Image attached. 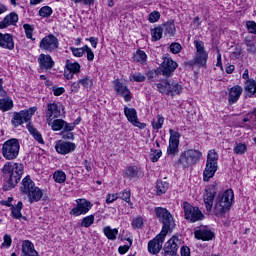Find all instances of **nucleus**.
<instances>
[{
  "instance_id": "nucleus-23",
  "label": "nucleus",
  "mask_w": 256,
  "mask_h": 256,
  "mask_svg": "<svg viewBox=\"0 0 256 256\" xmlns=\"http://www.w3.org/2000/svg\"><path fill=\"white\" fill-rule=\"evenodd\" d=\"M38 63L40 65V69H44L45 71L49 69H53L55 62L50 55L41 54L38 58Z\"/></svg>"
},
{
  "instance_id": "nucleus-49",
  "label": "nucleus",
  "mask_w": 256,
  "mask_h": 256,
  "mask_svg": "<svg viewBox=\"0 0 256 256\" xmlns=\"http://www.w3.org/2000/svg\"><path fill=\"white\" fill-rule=\"evenodd\" d=\"M40 17H51L53 15V9L49 6H44L39 10Z\"/></svg>"
},
{
  "instance_id": "nucleus-30",
  "label": "nucleus",
  "mask_w": 256,
  "mask_h": 256,
  "mask_svg": "<svg viewBox=\"0 0 256 256\" xmlns=\"http://www.w3.org/2000/svg\"><path fill=\"white\" fill-rule=\"evenodd\" d=\"M215 200V191L206 190L204 194V203L206 205V210L211 211L213 209V201Z\"/></svg>"
},
{
  "instance_id": "nucleus-43",
  "label": "nucleus",
  "mask_w": 256,
  "mask_h": 256,
  "mask_svg": "<svg viewBox=\"0 0 256 256\" xmlns=\"http://www.w3.org/2000/svg\"><path fill=\"white\" fill-rule=\"evenodd\" d=\"M152 41H159L163 37V27H156L151 32Z\"/></svg>"
},
{
  "instance_id": "nucleus-3",
  "label": "nucleus",
  "mask_w": 256,
  "mask_h": 256,
  "mask_svg": "<svg viewBox=\"0 0 256 256\" xmlns=\"http://www.w3.org/2000/svg\"><path fill=\"white\" fill-rule=\"evenodd\" d=\"M155 213L160 223L163 224L160 233L163 235L171 233V231L175 229V219L173 218L171 212L165 208H156Z\"/></svg>"
},
{
  "instance_id": "nucleus-17",
  "label": "nucleus",
  "mask_w": 256,
  "mask_h": 256,
  "mask_svg": "<svg viewBox=\"0 0 256 256\" xmlns=\"http://www.w3.org/2000/svg\"><path fill=\"white\" fill-rule=\"evenodd\" d=\"M113 85L118 95H122V97L126 102L131 101V91L129 90V88H127V86L123 82H121V80L119 79L114 80Z\"/></svg>"
},
{
  "instance_id": "nucleus-34",
  "label": "nucleus",
  "mask_w": 256,
  "mask_h": 256,
  "mask_svg": "<svg viewBox=\"0 0 256 256\" xmlns=\"http://www.w3.org/2000/svg\"><path fill=\"white\" fill-rule=\"evenodd\" d=\"M27 129L29 133L34 137V139L38 141V143H41L42 145L43 143H45V141L43 140V136L41 135V132L37 130L35 127H33V125L27 124Z\"/></svg>"
},
{
  "instance_id": "nucleus-47",
  "label": "nucleus",
  "mask_w": 256,
  "mask_h": 256,
  "mask_svg": "<svg viewBox=\"0 0 256 256\" xmlns=\"http://www.w3.org/2000/svg\"><path fill=\"white\" fill-rule=\"evenodd\" d=\"M126 175L130 179H135L137 178V175H139V170L137 169V166H129L126 169Z\"/></svg>"
},
{
  "instance_id": "nucleus-38",
  "label": "nucleus",
  "mask_w": 256,
  "mask_h": 256,
  "mask_svg": "<svg viewBox=\"0 0 256 256\" xmlns=\"http://www.w3.org/2000/svg\"><path fill=\"white\" fill-rule=\"evenodd\" d=\"M23 209V202H18L16 206H11V213L14 219H21L23 214H21V210Z\"/></svg>"
},
{
  "instance_id": "nucleus-22",
  "label": "nucleus",
  "mask_w": 256,
  "mask_h": 256,
  "mask_svg": "<svg viewBox=\"0 0 256 256\" xmlns=\"http://www.w3.org/2000/svg\"><path fill=\"white\" fill-rule=\"evenodd\" d=\"M242 93H243V88L239 85L230 88L229 94H228L229 105H234V103H237V101H239V97H241Z\"/></svg>"
},
{
  "instance_id": "nucleus-53",
  "label": "nucleus",
  "mask_w": 256,
  "mask_h": 256,
  "mask_svg": "<svg viewBox=\"0 0 256 256\" xmlns=\"http://www.w3.org/2000/svg\"><path fill=\"white\" fill-rule=\"evenodd\" d=\"M162 152L160 150H151L150 153V160L153 163H157V161H159V159L161 158Z\"/></svg>"
},
{
  "instance_id": "nucleus-57",
  "label": "nucleus",
  "mask_w": 256,
  "mask_h": 256,
  "mask_svg": "<svg viewBox=\"0 0 256 256\" xmlns=\"http://www.w3.org/2000/svg\"><path fill=\"white\" fill-rule=\"evenodd\" d=\"M246 27L249 33H253L256 35V22L255 21H247Z\"/></svg>"
},
{
  "instance_id": "nucleus-37",
  "label": "nucleus",
  "mask_w": 256,
  "mask_h": 256,
  "mask_svg": "<svg viewBox=\"0 0 256 256\" xmlns=\"http://www.w3.org/2000/svg\"><path fill=\"white\" fill-rule=\"evenodd\" d=\"M152 127L153 129H156V131H159V129H163V124L165 123V118L158 114L153 120H152Z\"/></svg>"
},
{
  "instance_id": "nucleus-35",
  "label": "nucleus",
  "mask_w": 256,
  "mask_h": 256,
  "mask_svg": "<svg viewBox=\"0 0 256 256\" xmlns=\"http://www.w3.org/2000/svg\"><path fill=\"white\" fill-rule=\"evenodd\" d=\"M169 189V184L167 181L158 180L156 182V194L157 195H163L167 193V190Z\"/></svg>"
},
{
  "instance_id": "nucleus-60",
  "label": "nucleus",
  "mask_w": 256,
  "mask_h": 256,
  "mask_svg": "<svg viewBox=\"0 0 256 256\" xmlns=\"http://www.w3.org/2000/svg\"><path fill=\"white\" fill-rule=\"evenodd\" d=\"M117 199H119V194H108L106 196V203L110 204L113 203L114 201H117Z\"/></svg>"
},
{
  "instance_id": "nucleus-9",
  "label": "nucleus",
  "mask_w": 256,
  "mask_h": 256,
  "mask_svg": "<svg viewBox=\"0 0 256 256\" xmlns=\"http://www.w3.org/2000/svg\"><path fill=\"white\" fill-rule=\"evenodd\" d=\"M92 207H93V203H91L89 200L77 199L76 207H74L70 211V215H73L74 217H79L80 215H87V213L91 211Z\"/></svg>"
},
{
  "instance_id": "nucleus-62",
  "label": "nucleus",
  "mask_w": 256,
  "mask_h": 256,
  "mask_svg": "<svg viewBox=\"0 0 256 256\" xmlns=\"http://www.w3.org/2000/svg\"><path fill=\"white\" fill-rule=\"evenodd\" d=\"M246 46H247V51H249V53H255L256 51V46L253 43V41L251 40H246Z\"/></svg>"
},
{
  "instance_id": "nucleus-55",
  "label": "nucleus",
  "mask_w": 256,
  "mask_h": 256,
  "mask_svg": "<svg viewBox=\"0 0 256 256\" xmlns=\"http://www.w3.org/2000/svg\"><path fill=\"white\" fill-rule=\"evenodd\" d=\"M181 49H183V47L181 46V44H179L177 42H174L170 45V51L174 55L181 53Z\"/></svg>"
},
{
  "instance_id": "nucleus-31",
  "label": "nucleus",
  "mask_w": 256,
  "mask_h": 256,
  "mask_svg": "<svg viewBox=\"0 0 256 256\" xmlns=\"http://www.w3.org/2000/svg\"><path fill=\"white\" fill-rule=\"evenodd\" d=\"M186 153L190 157V161H192L193 165H197V163H199V161H201V157H203V153H201V151L195 150V149H188V150H186Z\"/></svg>"
},
{
  "instance_id": "nucleus-32",
  "label": "nucleus",
  "mask_w": 256,
  "mask_h": 256,
  "mask_svg": "<svg viewBox=\"0 0 256 256\" xmlns=\"http://www.w3.org/2000/svg\"><path fill=\"white\" fill-rule=\"evenodd\" d=\"M245 91L247 97H252L256 93V81L253 79H248L245 82Z\"/></svg>"
},
{
  "instance_id": "nucleus-61",
  "label": "nucleus",
  "mask_w": 256,
  "mask_h": 256,
  "mask_svg": "<svg viewBox=\"0 0 256 256\" xmlns=\"http://www.w3.org/2000/svg\"><path fill=\"white\" fill-rule=\"evenodd\" d=\"M52 91L55 95V97H59L60 95H63V93H65V88L63 87H55V86H52Z\"/></svg>"
},
{
  "instance_id": "nucleus-7",
  "label": "nucleus",
  "mask_w": 256,
  "mask_h": 256,
  "mask_svg": "<svg viewBox=\"0 0 256 256\" xmlns=\"http://www.w3.org/2000/svg\"><path fill=\"white\" fill-rule=\"evenodd\" d=\"M156 87L159 93L165 95H179L183 91V87L179 83L174 82L173 80H163L162 82L156 84Z\"/></svg>"
},
{
  "instance_id": "nucleus-64",
  "label": "nucleus",
  "mask_w": 256,
  "mask_h": 256,
  "mask_svg": "<svg viewBox=\"0 0 256 256\" xmlns=\"http://www.w3.org/2000/svg\"><path fill=\"white\" fill-rule=\"evenodd\" d=\"M11 243H13L11 236L7 234L4 235V242L2 243V247H11Z\"/></svg>"
},
{
  "instance_id": "nucleus-45",
  "label": "nucleus",
  "mask_w": 256,
  "mask_h": 256,
  "mask_svg": "<svg viewBox=\"0 0 256 256\" xmlns=\"http://www.w3.org/2000/svg\"><path fill=\"white\" fill-rule=\"evenodd\" d=\"M247 151V145L244 143H236L234 146V153L236 155H245Z\"/></svg>"
},
{
  "instance_id": "nucleus-11",
  "label": "nucleus",
  "mask_w": 256,
  "mask_h": 256,
  "mask_svg": "<svg viewBox=\"0 0 256 256\" xmlns=\"http://www.w3.org/2000/svg\"><path fill=\"white\" fill-rule=\"evenodd\" d=\"M165 237H167V234L160 232L154 239L148 242V251L151 253V255H157V253L163 249Z\"/></svg>"
},
{
  "instance_id": "nucleus-25",
  "label": "nucleus",
  "mask_w": 256,
  "mask_h": 256,
  "mask_svg": "<svg viewBox=\"0 0 256 256\" xmlns=\"http://www.w3.org/2000/svg\"><path fill=\"white\" fill-rule=\"evenodd\" d=\"M17 21H19V15H17L15 12H12L1 21L0 29H7L9 25H15Z\"/></svg>"
},
{
  "instance_id": "nucleus-44",
  "label": "nucleus",
  "mask_w": 256,
  "mask_h": 256,
  "mask_svg": "<svg viewBox=\"0 0 256 256\" xmlns=\"http://www.w3.org/2000/svg\"><path fill=\"white\" fill-rule=\"evenodd\" d=\"M79 84H81L84 89H91L93 87V79L89 76H84L79 80Z\"/></svg>"
},
{
  "instance_id": "nucleus-42",
  "label": "nucleus",
  "mask_w": 256,
  "mask_h": 256,
  "mask_svg": "<svg viewBox=\"0 0 256 256\" xmlns=\"http://www.w3.org/2000/svg\"><path fill=\"white\" fill-rule=\"evenodd\" d=\"M134 59L138 63H141L142 65H145L147 63V54L145 53V51L137 50L136 54L134 56Z\"/></svg>"
},
{
  "instance_id": "nucleus-20",
  "label": "nucleus",
  "mask_w": 256,
  "mask_h": 256,
  "mask_svg": "<svg viewBox=\"0 0 256 256\" xmlns=\"http://www.w3.org/2000/svg\"><path fill=\"white\" fill-rule=\"evenodd\" d=\"M0 47L2 49L13 51V49H15V41H13V35L9 33L3 34L0 32Z\"/></svg>"
},
{
  "instance_id": "nucleus-6",
  "label": "nucleus",
  "mask_w": 256,
  "mask_h": 256,
  "mask_svg": "<svg viewBox=\"0 0 256 256\" xmlns=\"http://www.w3.org/2000/svg\"><path fill=\"white\" fill-rule=\"evenodd\" d=\"M184 217L190 223H197V221H203L205 219V214L201 212L199 207H194L189 202H183L182 204Z\"/></svg>"
},
{
  "instance_id": "nucleus-26",
  "label": "nucleus",
  "mask_w": 256,
  "mask_h": 256,
  "mask_svg": "<svg viewBox=\"0 0 256 256\" xmlns=\"http://www.w3.org/2000/svg\"><path fill=\"white\" fill-rule=\"evenodd\" d=\"M35 186V182H33V180H31V177L26 176L22 182H21V186H20V192L23 193L24 195H27L31 192L32 189H34Z\"/></svg>"
},
{
  "instance_id": "nucleus-33",
  "label": "nucleus",
  "mask_w": 256,
  "mask_h": 256,
  "mask_svg": "<svg viewBox=\"0 0 256 256\" xmlns=\"http://www.w3.org/2000/svg\"><path fill=\"white\" fill-rule=\"evenodd\" d=\"M103 233L110 241H115L117 239V235H119V230L117 228H111L110 226H106L103 228Z\"/></svg>"
},
{
  "instance_id": "nucleus-15",
  "label": "nucleus",
  "mask_w": 256,
  "mask_h": 256,
  "mask_svg": "<svg viewBox=\"0 0 256 256\" xmlns=\"http://www.w3.org/2000/svg\"><path fill=\"white\" fill-rule=\"evenodd\" d=\"M169 133L170 139L167 153L168 155H177V153H179V133L173 131V129H170Z\"/></svg>"
},
{
  "instance_id": "nucleus-50",
  "label": "nucleus",
  "mask_w": 256,
  "mask_h": 256,
  "mask_svg": "<svg viewBox=\"0 0 256 256\" xmlns=\"http://www.w3.org/2000/svg\"><path fill=\"white\" fill-rule=\"evenodd\" d=\"M118 199L126 201V203H131V191L124 190L123 192L118 193Z\"/></svg>"
},
{
  "instance_id": "nucleus-58",
  "label": "nucleus",
  "mask_w": 256,
  "mask_h": 256,
  "mask_svg": "<svg viewBox=\"0 0 256 256\" xmlns=\"http://www.w3.org/2000/svg\"><path fill=\"white\" fill-rule=\"evenodd\" d=\"M60 135H61L62 139H70L71 141H73V139H75V135H73V132H71V131L63 130L62 132H60Z\"/></svg>"
},
{
  "instance_id": "nucleus-13",
  "label": "nucleus",
  "mask_w": 256,
  "mask_h": 256,
  "mask_svg": "<svg viewBox=\"0 0 256 256\" xmlns=\"http://www.w3.org/2000/svg\"><path fill=\"white\" fill-rule=\"evenodd\" d=\"M177 62L173 61V59L169 56H165L163 58V62L161 64V71L164 77H171L174 71L177 69Z\"/></svg>"
},
{
  "instance_id": "nucleus-39",
  "label": "nucleus",
  "mask_w": 256,
  "mask_h": 256,
  "mask_svg": "<svg viewBox=\"0 0 256 256\" xmlns=\"http://www.w3.org/2000/svg\"><path fill=\"white\" fill-rule=\"evenodd\" d=\"M53 179L55 183H63L64 181H67V174L63 172V170L55 171L53 174Z\"/></svg>"
},
{
  "instance_id": "nucleus-28",
  "label": "nucleus",
  "mask_w": 256,
  "mask_h": 256,
  "mask_svg": "<svg viewBox=\"0 0 256 256\" xmlns=\"http://www.w3.org/2000/svg\"><path fill=\"white\" fill-rule=\"evenodd\" d=\"M194 59L196 60L198 67L207 69V60L209 59V53L207 52H196Z\"/></svg>"
},
{
  "instance_id": "nucleus-12",
  "label": "nucleus",
  "mask_w": 256,
  "mask_h": 256,
  "mask_svg": "<svg viewBox=\"0 0 256 256\" xmlns=\"http://www.w3.org/2000/svg\"><path fill=\"white\" fill-rule=\"evenodd\" d=\"M124 115L134 127H138L139 129H145L147 127V124L139 122L135 108L124 107Z\"/></svg>"
},
{
  "instance_id": "nucleus-46",
  "label": "nucleus",
  "mask_w": 256,
  "mask_h": 256,
  "mask_svg": "<svg viewBox=\"0 0 256 256\" xmlns=\"http://www.w3.org/2000/svg\"><path fill=\"white\" fill-rule=\"evenodd\" d=\"M95 223V215H89L82 219L81 227H91Z\"/></svg>"
},
{
  "instance_id": "nucleus-54",
  "label": "nucleus",
  "mask_w": 256,
  "mask_h": 256,
  "mask_svg": "<svg viewBox=\"0 0 256 256\" xmlns=\"http://www.w3.org/2000/svg\"><path fill=\"white\" fill-rule=\"evenodd\" d=\"M23 29L25 30L27 39H32V41H35V39H33V26L30 24H24Z\"/></svg>"
},
{
  "instance_id": "nucleus-21",
  "label": "nucleus",
  "mask_w": 256,
  "mask_h": 256,
  "mask_svg": "<svg viewBox=\"0 0 256 256\" xmlns=\"http://www.w3.org/2000/svg\"><path fill=\"white\" fill-rule=\"evenodd\" d=\"M194 235L196 239H200L202 241H211L215 239V233L205 227L196 230Z\"/></svg>"
},
{
  "instance_id": "nucleus-5",
  "label": "nucleus",
  "mask_w": 256,
  "mask_h": 256,
  "mask_svg": "<svg viewBox=\"0 0 256 256\" xmlns=\"http://www.w3.org/2000/svg\"><path fill=\"white\" fill-rule=\"evenodd\" d=\"M217 161H219V155L215 150H210L207 155L206 166L203 172L204 181H209V179L215 177L218 168Z\"/></svg>"
},
{
  "instance_id": "nucleus-41",
  "label": "nucleus",
  "mask_w": 256,
  "mask_h": 256,
  "mask_svg": "<svg viewBox=\"0 0 256 256\" xmlns=\"http://www.w3.org/2000/svg\"><path fill=\"white\" fill-rule=\"evenodd\" d=\"M66 69H69V71H72L75 75V73H79V71H81V65L77 62H71V60H67Z\"/></svg>"
},
{
  "instance_id": "nucleus-4",
  "label": "nucleus",
  "mask_w": 256,
  "mask_h": 256,
  "mask_svg": "<svg viewBox=\"0 0 256 256\" xmlns=\"http://www.w3.org/2000/svg\"><path fill=\"white\" fill-rule=\"evenodd\" d=\"M21 149V144L19 140L16 138H12L6 140L2 144L1 153L2 157L6 159V161H15L19 157V151Z\"/></svg>"
},
{
  "instance_id": "nucleus-40",
  "label": "nucleus",
  "mask_w": 256,
  "mask_h": 256,
  "mask_svg": "<svg viewBox=\"0 0 256 256\" xmlns=\"http://www.w3.org/2000/svg\"><path fill=\"white\" fill-rule=\"evenodd\" d=\"M163 31L165 35H169L170 37H173L175 35V23L173 22H167L163 26Z\"/></svg>"
},
{
  "instance_id": "nucleus-56",
  "label": "nucleus",
  "mask_w": 256,
  "mask_h": 256,
  "mask_svg": "<svg viewBox=\"0 0 256 256\" xmlns=\"http://www.w3.org/2000/svg\"><path fill=\"white\" fill-rule=\"evenodd\" d=\"M70 50L72 51L74 57H83V55L85 54V46H83L82 48L71 47Z\"/></svg>"
},
{
  "instance_id": "nucleus-29",
  "label": "nucleus",
  "mask_w": 256,
  "mask_h": 256,
  "mask_svg": "<svg viewBox=\"0 0 256 256\" xmlns=\"http://www.w3.org/2000/svg\"><path fill=\"white\" fill-rule=\"evenodd\" d=\"M26 195L28 196L30 203H35V201H41V198L43 197V191L39 187L34 186L30 193Z\"/></svg>"
},
{
  "instance_id": "nucleus-27",
  "label": "nucleus",
  "mask_w": 256,
  "mask_h": 256,
  "mask_svg": "<svg viewBox=\"0 0 256 256\" xmlns=\"http://www.w3.org/2000/svg\"><path fill=\"white\" fill-rule=\"evenodd\" d=\"M177 165H181L183 169H189V167H193V162L187 153V150L180 154V157L177 161Z\"/></svg>"
},
{
  "instance_id": "nucleus-18",
  "label": "nucleus",
  "mask_w": 256,
  "mask_h": 256,
  "mask_svg": "<svg viewBox=\"0 0 256 256\" xmlns=\"http://www.w3.org/2000/svg\"><path fill=\"white\" fill-rule=\"evenodd\" d=\"M57 117H61V108H59V105L57 103L47 104L46 119L48 125H51V121Z\"/></svg>"
},
{
  "instance_id": "nucleus-63",
  "label": "nucleus",
  "mask_w": 256,
  "mask_h": 256,
  "mask_svg": "<svg viewBox=\"0 0 256 256\" xmlns=\"http://www.w3.org/2000/svg\"><path fill=\"white\" fill-rule=\"evenodd\" d=\"M133 81H136L137 83H142V81H145V76L141 73H136L131 76Z\"/></svg>"
},
{
  "instance_id": "nucleus-52",
  "label": "nucleus",
  "mask_w": 256,
  "mask_h": 256,
  "mask_svg": "<svg viewBox=\"0 0 256 256\" xmlns=\"http://www.w3.org/2000/svg\"><path fill=\"white\" fill-rule=\"evenodd\" d=\"M161 19V13L159 11H153L149 14L148 21L150 23H157Z\"/></svg>"
},
{
  "instance_id": "nucleus-14",
  "label": "nucleus",
  "mask_w": 256,
  "mask_h": 256,
  "mask_svg": "<svg viewBox=\"0 0 256 256\" xmlns=\"http://www.w3.org/2000/svg\"><path fill=\"white\" fill-rule=\"evenodd\" d=\"M55 149L60 155H69V153H73V151L77 149V145H75L73 142L59 140L55 144Z\"/></svg>"
},
{
  "instance_id": "nucleus-19",
  "label": "nucleus",
  "mask_w": 256,
  "mask_h": 256,
  "mask_svg": "<svg viewBox=\"0 0 256 256\" xmlns=\"http://www.w3.org/2000/svg\"><path fill=\"white\" fill-rule=\"evenodd\" d=\"M52 131H73L75 129V124H69L63 119H56L53 122H50Z\"/></svg>"
},
{
  "instance_id": "nucleus-8",
  "label": "nucleus",
  "mask_w": 256,
  "mask_h": 256,
  "mask_svg": "<svg viewBox=\"0 0 256 256\" xmlns=\"http://www.w3.org/2000/svg\"><path fill=\"white\" fill-rule=\"evenodd\" d=\"M35 111H37V108L32 107L28 110L15 112L11 120L13 127H19V125H23V123H27V121H30L31 117H33V115L35 114Z\"/></svg>"
},
{
  "instance_id": "nucleus-10",
  "label": "nucleus",
  "mask_w": 256,
  "mask_h": 256,
  "mask_svg": "<svg viewBox=\"0 0 256 256\" xmlns=\"http://www.w3.org/2000/svg\"><path fill=\"white\" fill-rule=\"evenodd\" d=\"M39 47L43 51L53 53V51H57V49H59V39H57L55 35L50 34L40 41Z\"/></svg>"
},
{
  "instance_id": "nucleus-51",
  "label": "nucleus",
  "mask_w": 256,
  "mask_h": 256,
  "mask_svg": "<svg viewBox=\"0 0 256 256\" xmlns=\"http://www.w3.org/2000/svg\"><path fill=\"white\" fill-rule=\"evenodd\" d=\"M194 47L196 48V53H207L205 51V43L201 40H195Z\"/></svg>"
},
{
  "instance_id": "nucleus-2",
  "label": "nucleus",
  "mask_w": 256,
  "mask_h": 256,
  "mask_svg": "<svg viewBox=\"0 0 256 256\" xmlns=\"http://www.w3.org/2000/svg\"><path fill=\"white\" fill-rule=\"evenodd\" d=\"M235 199V194L231 189H228L224 192H220L216 198V203L214 205V215L217 217L225 215Z\"/></svg>"
},
{
  "instance_id": "nucleus-48",
  "label": "nucleus",
  "mask_w": 256,
  "mask_h": 256,
  "mask_svg": "<svg viewBox=\"0 0 256 256\" xmlns=\"http://www.w3.org/2000/svg\"><path fill=\"white\" fill-rule=\"evenodd\" d=\"M131 225L133 229H143L145 225V221L143 220L142 217H136L132 220Z\"/></svg>"
},
{
  "instance_id": "nucleus-36",
  "label": "nucleus",
  "mask_w": 256,
  "mask_h": 256,
  "mask_svg": "<svg viewBox=\"0 0 256 256\" xmlns=\"http://www.w3.org/2000/svg\"><path fill=\"white\" fill-rule=\"evenodd\" d=\"M11 109H13V99H0V111H11Z\"/></svg>"
},
{
  "instance_id": "nucleus-24",
  "label": "nucleus",
  "mask_w": 256,
  "mask_h": 256,
  "mask_svg": "<svg viewBox=\"0 0 256 256\" xmlns=\"http://www.w3.org/2000/svg\"><path fill=\"white\" fill-rule=\"evenodd\" d=\"M22 256H39V252L35 250V245L29 240L22 242Z\"/></svg>"
},
{
  "instance_id": "nucleus-16",
  "label": "nucleus",
  "mask_w": 256,
  "mask_h": 256,
  "mask_svg": "<svg viewBox=\"0 0 256 256\" xmlns=\"http://www.w3.org/2000/svg\"><path fill=\"white\" fill-rule=\"evenodd\" d=\"M179 243L181 240L179 238L173 236L170 240H168L163 248L165 255L175 256L177 255V251L179 250Z\"/></svg>"
},
{
  "instance_id": "nucleus-1",
  "label": "nucleus",
  "mask_w": 256,
  "mask_h": 256,
  "mask_svg": "<svg viewBox=\"0 0 256 256\" xmlns=\"http://www.w3.org/2000/svg\"><path fill=\"white\" fill-rule=\"evenodd\" d=\"M25 169L21 163L6 162L2 168L4 173L5 183L3 186L4 191H11L17 187V183L21 181Z\"/></svg>"
},
{
  "instance_id": "nucleus-59",
  "label": "nucleus",
  "mask_w": 256,
  "mask_h": 256,
  "mask_svg": "<svg viewBox=\"0 0 256 256\" xmlns=\"http://www.w3.org/2000/svg\"><path fill=\"white\" fill-rule=\"evenodd\" d=\"M84 49V53H87L88 61H93V59H95V54L93 53V50H91L87 45L84 46Z\"/></svg>"
}]
</instances>
